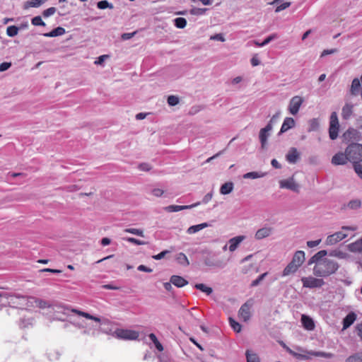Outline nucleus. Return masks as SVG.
Wrapping results in <instances>:
<instances>
[{
	"instance_id": "nucleus-18",
	"label": "nucleus",
	"mask_w": 362,
	"mask_h": 362,
	"mask_svg": "<svg viewBox=\"0 0 362 362\" xmlns=\"http://www.w3.org/2000/svg\"><path fill=\"white\" fill-rule=\"evenodd\" d=\"M199 202L191 205H170L165 207V210L168 212H177L184 209H192L199 205Z\"/></svg>"
},
{
	"instance_id": "nucleus-63",
	"label": "nucleus",
	"mask_w": 362,
	"mask_h": 362,
	"mask_svg": "<svg viewBox=\"0 0 362 362\" xmlns=\"http://www.w3.org/2000/svg\"><path fill=\"white\" fill-rule=\"evenodd\" d=\"M108 55H106V54H103V55H101L100 56L97 60L95 62V64H102L104 61L108 58Z\"/></svg>"
},
{
	"instance_id": "nucleus-46",
	"label": "nucleus",
	"mask_w": 362,
	"mask_h": 362,
	"mask_svg": "<svg viewBox=\"0 0 362 362\" xmlns=\"http://www.w3.org/2000/svg\"><path fill=\"white\" fill-rule=\"evenodd\" d=\"M97 6L99 9L113 8V5L105 0L98 1Z\"/></svg>"
},
{
	"instance_id": "nucleus-15",
	"label": "nucleus",
	"mask_w": 362,
	"mask_h": 362,
	"mask_svg": "<svg viewBox=\"0 0 362 362\" xmlns=\"http://www.w3.org/2000/svg\"><path fill=\"white\" fill-rule=\"evenodd\" d=\"M361 79L358 78H354L351 82V85L349 89L350 94L353 96H357L359 94L361 95Z\"/></svg>"
},
{
	"instance_id": "nucleus-58",
	"label": "nucleus",
	"mask_w": 362,
	"mask_h": 362,
	"mask_svg": "<svg viewBox=\"0 0 362 362\" xmlns=\"http://www.w3.org/2000/svg\"><path fill=\"white\" fill-rule=\"evenodd\" d=\"M151 193L155 197H159L163 194L164 191L160 188H154L152 189Z\"/></svg>"
},
{
	"instance_id": "nucleus-38",
	"label": "nucleus",
	"mask_w": 362,
	"mask_h": 362,
	"mask_svg": "<svg viewBox=\"0 0 362 362\" xmlns=\"http://www.w3.org/2000/svg\"><path fill=\"white\" fill-rule=\"evenodd\" d=\"M247 362H260L259 358L257 354L247 350L245 352Z\"/></svg>"
},
{
	"instance_id": "nucleus-7",
	"label": "nucleus",
	"mask_w": 362,
	"mask_h": 362,
	"mask_svg": "<svg viewBox=\"0 0 362 362\" xmlns=\"http://www.w3.org/2000/svg\"><path fill=\"white\" fill-rule=\"evenodd\" d=\"M113 336L120 339L136 340L138 339L139 333L132 329H116L113 332Z\"/></svg>"
},
{
	"instance_id": "nucleus-24",
	"label": "nucleus",
	"mask_w": 362,
	"mask_h": 362,
	"mask_svg": "<svg viewBox=\"0 0 362 362\" xmlns=\"http://www.w3.org/2000/svg\"><path fill=\"white\" fill-rule=\"evenodd\" d=\"M347 247L351 252H362V237L356 241L349 244Z\"/></svg>"
},
{
	"instance_id": "nucleus-64",
	"label": "nucleus",
	"mask_w": 362,
	"mask_h": 362,
	"mask_svg": "<svg viewBox=\"0 0 362 362\" xmlns=\"http://www.w3.org/2000/svg\"><path fill=\"white\" fill-rule=\"evenodd\" d=\"M212 197H213V193L212 192H209V193H207L202 199V203L204 204H206L208 203L209 201H211V199H212Z\"/></svg>"
},
{
	"instance_id": "nucleus-59",
	"label": "nucleus",
	"mask_w": 362,
	"mask_h": 362,
	"mask_svg": "<svg viewBox=\"0 0 362 362\" xmlns=\"http://www.w3.org/2000/svg\"><path fill=\"white\" fill-rule=\"evenodd\" d=\"M11 66V62H3L0 64V71L3 72L8 69Z\"/></svg>"
},
{
	"instance_id": "nucleus-51",
	"label": "nucleus",
	"mask_w": 362,
	"mask_h": 362,
	"mask_svg": "<svg viewBox=\"0 0 362 362\" xmlns=\"http://www.w3.org/2000/svg\"><path fill=\"white\" fill-rule=\"evenodd\" d=\"M179 98L175 95H170L168 98V103L170 106H175L179 103Z\"/></svg>"
},
{
	"instance_id": "nucleus-26",
	"label": "nucleus",
	"mask_w": 362,
	"mask_h": 362,
	"mask_svg": "<svg viewBox=\"0 0 362 362\" xmlns=\"http://www.w3.org/2000/svg\"><path fill=\"white\" fill-rule=\"evenodd\" d=\"M356 320V315L354 312L349 313L343 320V329L349 327Z\"/></svg>"
},
{
	"instance_id": "nucleus-1",
	"label": "nucleus",
	"mask_w": 362,
	"mask_h": 362,
	"mask_svg": "<svg viewBox=\"0 0 362 362\" xmlns=\"http://www.w3.org/2000/svg\"><path fill=\"white\" fill-rule=\"evenodd\" d=\"M327 255V252L322 250L317 252L310 259L308 264L315 263L313 274L315 276L321 278L328 277L335 274L339 268L337 262L325 257Z\"/></svg>"
},
{
	"instance_id": "nucleus-39",
	"label": "nucleus",
	"mask_w": 362,
	"mask_h": 362,
	"mask_svg": "<svg viewBox=\"0 0 362 362\" xmlns=\"http://www.w3.org/2000/svg\"><path fill=\"white\" fill-rule=\"evenodd\" d=\"M148 337L149 339H151V341L153 343L155 347L156 348V349L159 351H163V345L161 344V343L158 340L156 336L153 334V333H151L149 335H148Z\"/></svg>"
},
{
	"instance_id": "nucleus-55",
	"label": "nucleus",
	"mask_w": 362,
	"mask_h": 362,
	"mask_svg": "<svg viewBox=\"0 0 362 362\" xmlns=\"http://www.w3.org/2000/svg\"><path fill=\"white\" fill-rule=\"evenodd\" d=\"M354 169L357 175L362 180V165L361 163L355 164Z\"/></svg>"
},
{
	"instance_id": "nucleus-5",
	"label": "nucleus",
	"mask_w": 362,
	"mask_h": 362,
	"mask_svg": "<svg viewBox=\"0 0 362 362\" xmlns=\"http://www.w3.org/2000/svg\"><path fill=\"white\" fill-rule=\"evenodd\" d=\"M21 296L16 295L8 291H0V305H8L13 308H17L23 305L21 303Z\"/></svg>"
},
{
	"instance_id": "nucleus-62",
	"label": "nucleus",
	"mask_w": 362,
	"mask_h": 362,
	"mask_svg": "<svg viewBox=\"0 0 362 362\" xmlns=\"http://www.w3.org/2000/svg\"><path fill=\"white\" fill-rule=\"evenodd\" d=\"M278 37V35L276 34H272L269 36H268L265 40H264V44L267 45L272 40L276 39Z\"/></svg>"
},
{
	"instance_id": "nucleus-25",
	"label": "nucleus",
	"mask_w": 362,
	"mask_h": 362,
	"mask_svg": "<svg viewBox=\"0 0 362 362\" xmlns=\"http://www.w3.org/2000/svg\"><path fill=\"white\" fill-rule=\"evenodd\" d=\"M354 105L346 103L341 110V117L344 119H349L353 114Z\"/></svg>"
},
{
	"instance_id": "nucleus-34",
	"label": "nucleus",
	"mask_w": 362,
	"mask_h": 362,
	"mask_svg": "<svg viewBox=\"0 0 362 362\" xmlns=\"http://www.w3.org/2000/svg\"><path fill=\"white\" fill-rule=\"evenodd\" d=\"M345 362H362V351L350 355L346 358Z\"/></svg>"
},
{
	"instance_id": "nucleus-12",
	"label": "nucleus",
	"mask_w": 362,
	"mask_h": 362,
	"mask_svg": "<svg viewBox=\"0 0 362 362\" xmlns=\"http://www.w3.org/2000/svg\"><path fill=\"white\" fill-rule=\"evenodd\" d=\"M273 231L274 228L272 227L264 226L256 231L255 238L259 240L268 238L273 233Z\"/></svg>"
},
{
	"instance_id": "nucleus-3",
	"label": "nucleus",
	"mask_w": 362,
	"mask_h": 362,
	"mask_svg": "<svg viewBox=\"0 0 362 362\" xmlns=\"http://www.w3.org/2000/svg\"><path fill=\"white\" fill-rule=\"evenodd\" d=\"M358 229L356 226H342L341 230L336 232L327 237L325 244L327 245H333L340 242L341 240L347 238L349 235V231L354 232Z\"/></svg>"
},
{
	"instance_id": "nucleus-10",
	"label": "nucleus",
	"mask_w": 362,
	"mask_h": 362,
	"mask_svg": "<svg viewBox=\"0 0 362 362\" xmlns=\"http://www.w3.org/2000/svg\"><path fill=\"white\" fill-rule=\"evenodd\" d=\"M304 100L301 96H293L289 101L288 110L292 115H296L298 113L299 110L303 103Z\"/></svg>"
},
{
	"instance_id": "nucleus-52",
	"label": "nucleus",
	"mask_w": 362,
	"mask_h": 362,
	"mask_svg": "<svg viewBox=\"0 0 362 362\" xmlns=\"http://www.w3.org/2000/svg\"><path fill=\"white\" fill-rule=\"evenodd\" d=\"M267 276V272H264L263 274H262L261 275H259L258 276L257 279H256L255 280L252 281V283H251V286L252 287H255V286H258L260 282Z\"/></svg>"
},
{
	"instance_id": "nucleus-44",
	"label": "nucleus",
	"mask_w": 362,
	"mask_h": 362,
	"mask_svg": "<svg viewBox=\"0 0 362 362\" xmlns=\"http://www.w3.org/2000/svg\"><path fill=\"white\" fill-rule=\"evenodd\" d=\"M124 231L127 233H132V234L140 236V237L144 236V231L141 229L129 228H126L124 230Z\"/></svg>"
},
{
	"instance_id": "nucleus-36",
	"label": "nucleus",
	"mask_w": 362,
	"mask_h": 362,
	"mask_svg": "<svg viewBox=\"0 0 362 362\" xmlns=\"http://www.w3.org/2000/svg\"><path fill=\"white\" fill-rule=\"evenodd\" d=\"M265 175L264 173L262 172H250L243 175L244 179H257L263 177Z\"/></svg>"
},
{
	"instance_id": "nucleus-48",
	"label": "nucleus",
	"mask_w": 362,
	"mask_h": 362,
	"mask_svg": "<svg viewBox=\"0 0 362 362\" xmlns=\"http://www.w3.org/2000/svg\"><path fill=\"white\" fill-rule=\"evenodd\" d=\"M33 324V319L31 317H27V318H22L20 321V326L21 327L25 328L28 327L29 325H31Z\"/></svg>"
},
{
	"instance_id": "nucleus-19",
	"label": "nucleus",
	"mask_w": 362,
	"mask_h": 362,
	"mask_svg": "<svg viewBox=\"0 0 362 362\" xmlns=\"http://www.w3.org/2000/svg\"><path fill=\"white\" fill-rule=\"evenodd\" d=\"M349 160L347 154L346 152L337 153L332 158V163L335 165H345Z\"/></svg>"
},
{
	"instance_id": "nucleus-45",
	"label": "nucleus",
	"mask_w": 362,
	"mask_h": 362,
	"mask_svg": "<svg viewBox=\"0 0 362 362\" xmlns=\"http://www.w3.org/2000/svg\"><path fill=\"white\" fill-rule=\"evenodd\" d=\"M319 127V122L317 119H312L309 122L308 132L316 131Z\"/></svg>"
},
{
	"instance_id": "nucleus-49",
	"label": "nucleus",
	"mask_w": 362,
	"mask_h": 362,
	"mask_svg": "<svg viewBox=\"0 0 362 362\" xmlns=\"http://www.w3.org/2000/svg\"><path fill=\"white\" fill-rule=\"evenodd\" d=\"M31 23L33 25H35V26H45V22L42 20V18L40 16L34 17L31 20Z\"/></svg>"
},
{
	"instance_id": "nucleus-17",
	"label": "nucleus",
	"mask_w": 362,
	"mask_h": 362,
	"mask_svg": "<svg viewBox=\"0 0 362 362\" xmlns=\"http://www.w3.org/2000/svg\"><path fill=\"white\" fill-rule=\"evenodd\" d=\"M281 188L288 189L294 192L298 190V185L296 183L293 177H291L286 180H282L279 182Z\"/></svg>"
},
{
	"instance_id": "nucleus-20",
	"label": "nucleus",
	"mask_w": 362,
	"mask_h": 362,
	"mask_svg": "<svg viewBox=\"0 0 362 362\" xmlns=\"http://www.w3.org/2000/svg\"><path fill=\"white\" fill-rule=\"evenodd\" d=\"M299 157H300V154H299L298 150L294 147L291 148L289 149L288 153L286 156V160L289 163H292V164L296 163L298 161V160L299 159Z\"/></svg>"
},
{
	"instance_id": "nucleus-9",
	"label": "nucleus",
	"mask_w": 362,
	"mask_h": 362,
	"mask_svg": "<svg viewBox=\"0 0 362 362\" xmlns=\"http://www.w3.org/2000/svg\"><path fill=\"white\" fill-rule=\"evenodd\" d=\"M301 281L303 286L308 288H320L325 284V281L322 278H316L311 276L302 277Z\"/></svg>"
},
{
	"instance_id": "nucleus-16",
	"label": "nucleus",
	"mask_w": 362,
	"mask_h": 362,
	"mask_svg": "<svg viewBox=\"0 0 362 362\" xmlns=\"http://www.w3.org/2000/svg\"><path fill=\"white\" fill-rule=\"evenodd\" d=\"M246 238L245 235H238L228 240V250L234 252L239 247L240 243Z\"/></svg>"
},
{
	"instance_id": "nucleus-47",
	"label": "nucleus",
	"mask_w": 362,
	"mask_h": 362,
	"mask_svg": "<svg viewBox=\"0 0 362 362\" xmlns=\"http://www.w3.org/2000/svg\"><path fill=\"white\" fill-rule=\"evenodd\" d=\"M229 323L233 329L236 332H240L241 331V325L240 323L236 322L235 320L231 317L229 318Z\"/></svg>"
},
{
	"instance_id": "nucleus-35",
	"label": "nucleus",
	"mask_w": 362,
	"mask_h": 362,
	"mask_svg": "<svg viewBox=\"0 0 362 362\" xmlns=\"http://www.w3.org/2000/svg\"><path fill=\"white\" fill-rule=\"evenodd\" d=\"M280 1H281V0H274L273 2L272 3V5H276L277 6L276 9H275V12L276 13H279V12H280V11L287 8L291 5L290 2H284V3H282V4L279 5Z\"/></svg>"
},
{
	"instance_id": "nucleus-53",
	"label": "nucleus",
	"mask_w": 362,
	"mask_h": 362,
	"mask_svg": "<svg viewBox=\"0 0 362 362\" xmlns=\"http://www.w3.org/2000/svg\"><path fill=\"white\" fill-rule=\"evenodd\" d=\"M124 240H125L126 241L129 242V243H133L134 245H145V242L142 241V240H138V239H136L134 238H124Z\"/></svg>"
},
{
	"instance_id": "nucleus-22",
	"label": "nucleus",
	"mask_w": 362,
	"mask_h": 362,
	"mask_svg": "<svg viewBox=\"0 0 362 362\" xmlns=\"http://www.w3.org/2000/svg\"><path fill=\"white\" fill-rule=\"evenodd\" d=\"M305 252L302 250H298L294 253L291 262L300 267L305 262Z\"/></svg>"
},
{
	"instance_id": "nucleus-56",
	"label": "nucleus",
	"mask_w": 362,
	"mask_h": 362,
	"mask_svg": "<svg viewBox=\"0 0 362 362\" xmlns=\"http://www.w3.org/2000/svg\"><path fill=\"white\" fill-rule=\"evenodd\" d=\"M211 40H217L220 42H224L226 40L224 36L221 33L216 34L210 37Z\"/></svg>"
},
{
	"instance_id": "nucleus-2",
	"label": "nucleus",
	"mask_w": 362,
	"mask_h": 362,
	"mask_svg": "<svg viewBox=\"0 0 362 362\" xmlns=\"http://www.w3.org/2000/svg\"><path fill=\"white\" fill-rule=\"evenodd\" d=\"M51 309L56 314L54 319L57 320L64 321L59 315L63 314L67 317H71V313L77 315L78 317H83L88 320H91L97 323H100L101 320L100 317L91 315L90 314L79 310L78 309L71 308L70 306L62 304L56 303L52 305Z\"/></svg>"
},
{
	"instance_id": "nucleus-57",
	"label": "nucleus",
	"mask_w": 362,
	"mask_h": 362,
	"mask_svg": "<svg viewBox=\"0 0 362 362\" xmlns=\"http://www.w3.org/2000/svg\"><path fill=\"white\" fill-rule=\"evenodd\" d=\"M168 253H169L168 250H163L158 255H153L152 257L156 260H159L163 259Z\"/></svg>"
},
{
	"instance_id": "nucleus-6",
	"label": "nucleus",
	"mask_w": 362,
	"mask_h": 362,
	"mask_svg": "<svg viewBox=\"0 0 362 362\" xmlns=\"http://www.w3.org/2000/svg\"><path fill=\"white\" fill-rule=\"evenodd\" d=\"M21 303L23 305H21V306H26V307H38L40 308H51L52 305L48 301L39 299L35 297H27L21 296Z\"/></svg>"
},
{
	"instance_id": "nucleus-37",
	"label": "nucleus",
	"mask_w": 362,
	"mask_h": 362,
	"mask_svg": "<svg viewBox=\"0 0 362 362\" xmlns=\"http://www.w3.org/2000/svg\"><path fill=\"white\" fill-rule=\"evenodd\" d=\"M176 261L182 266H188L189 264L187 257L183 252H180L177 255Z\"/></svg>"
},
{
	"instance_id": "nucleus-61",
	"label": "nucleus",
	"mask_w": 362,
	"mask_h": 362,
	"mask_svg": "<svg viewBox=\"0 0 362 362\" xmlns=\"http://www.w3.org/2000/svg\"><path fill=\"white\" fill-rule=\"evenodd\" d=\"M205 11L206 8H193L190 11V13L193 15H202Z\"/></svg>"
},
{
	"instance_id": "nucleus-30",
	"label": "nucleus",
	"mask_w": 362,
	"mask_h": 362,
	"mask_svg": "<svg viewBox=\"0 0 362 362\" xmlns=\"http://www.w3.org/2000/svg\"><path fill=\"white\" fill-rule=\"evenodd\" d=\"M299 267L291 262L284 269L282 276H286L294 274L298 269Z\"/></svg>"
},
{
	"instance_id": "nucleus-31",
	"label": "nucleus",
	"mask_w": 362,
	"mask_h": 362,
	"mask_svg": "<svg viewBox=\"0 0 362 362\" xmlns=\"http://www.w3.org/2000/svg\"><path fill=\"white\" fill-rule=\"evenodd\" d=\"M66 33V30L62 27H57L53 29L51 32L44 34V36L48 37H54L57 36L63 35Z\"/></svg>"
},
{
	"instance_id": "nucleus-42",
	"label": "nucleus",
	"mask_w": 362,
	"mask_h": 362,
	"mask_svg": "<svg viewBox=\"0 0 362 362\" xmlns=\"http://www.w3.org/2000/svg\"><path fill=\"white\" fill-rule=\"evenodd\" d=\"M311 355L315 357H323L326 358H331L334 356L333 354L324 351H313Z\"/></svg>"
},
{
	"instance_id": "nucleus-41",
	"label": "nucleus",
	"mask_w": 362,
	"mask_h": 362,
	"mask_svg": "<svg viewBox=\"0 0 362 362\" xmlns=\"http://www.w3.org/2000/svg\"><path fill=\"white\" fill-rule=\"evenodd\" d=\"M174 25L177 28H184L187 25V21L184 18L178 17L174 19Z\"/></svg>"
},
{
	"instance_id": "nucleus-50",
	"label": "nucleus",
	"mask_w": 362,
	"mask_h": 362,
	"mask_svg": "<svg viewBox=\"0 0 362 362\" xmlns=\"http://www.w3.org/2000/svg\"><path fill=\"white\" fill-rule=\"evenodd\" d=\"M361 205V202L359 199H354L349 202L348 206L352 209H358Z\"/></svg>"
},
{
	"instance_id": "nucleus-60",
	"label": "nucleus",
	"mask_w": 362,
	"mask_h": 362,
	"mask_svg": "<svg viewBox=\"0 0 362 362\" xmlns=\"http://www.w3.org/2000/svg\"><path fill=\"white\" fill-rule=\"evenodd\" d=\"M320 242H321L320 239L316 240H310V241L307 242V245H308V247L313 248V247L317 246L320 243Z\"/></svg>"
},
{
	"instance_id": "nucleus-28",
	"label": "nucleus",
	"mask_w": 362,
	"mask_h": 362,
	"mask_svg": "<svg viewBox=\"0 0 362 362\" xmlns=\"http://www.w3.org/2000/svg\"><path fill=\"white\" fill-rule=\"evenodd\" d=\"M329 255L341 259H347L350 257L349 254L339 249L332 250L329 252Z\"/></svg>"
},
{
	"instance_id": "nucleus-33",
	"label": "nucleus",
	"mask_w": 362,
	"mask_h": 362,
	"mask_svg": "<svg viewBox=\"0 0 362 362\" xmlns=\"http://www.w3.org/2000/svg\"><path fill=\"white\" fill-rule=\"evenodd\" d=\"M233 189V183L231 182H228L221 185L220 188V193L222 194H228Z\"/></svg>"
},
{
	"instance_id": "nucleus-4",
	"label": "nucleus",
	"mask_w": 362,
	"mask_h": 362,
	"mask_svg": "<svg viewBox=\"0 0 362 362\" xmlns=\"http://www.w3.org/2000/svg\"><path fill=\"white\" fill-rule=\"evenodd\" d=\"M349 161L355 164H359L362 161V144L352 143L346 148Z\"/></svg>"
},
{
	"instance_id": "nucleus-21",
	"label": "nucleus",
	"mask_w": 362,
	"mask_h": 362,
	"mask_svg": "<svg viewBox=\"0 0 362 362\" xmlns=\"http://www.w3.org/2000/svg\"><path fill=\"white\" fill-rule=\"evenodd\" d=\"M301 322L303 327L308 331H312L315 329V323L313 320L306 315H302Z\"/></svg>"
},
{
	"instance_id": "nucleus-8",
	"label": "nucleus",
	"mask_w": 362,
	"mask_h": 362,
	"mask_svg": "<svg viewBox=\"0 0 362 362\" xmlns=\"http://www.w3.org/2000/svg\"><path fill=\"white\" fill-rule=\"evenodd\" d=\"M339 129V123L338 116L336 112H332L329 118V136L332 140H334L338 136Z\"/></svg>"
},
{
	"instance_id": "nucleus-40",
	"label": "nucleus",
	"mask_w": 362,
	"mask_h": 362,
	"mask_svg": "<svg viewBox=\"0 0 362 362\" xmlns=\"http://www.w3.org/2000/svg\"><path fill=\"white\" fill-rule=\"evenodd\" d=\"M194 287L197 289H198L204 293H206L207 295H210L213 292V290L211 288L206 286L204 284H197Z\"/></svg>"
},
{
	"instance_id": "nucleus-11",
	"label": "nucleus",
	"mask_w": 362,
	"mask_h": 362,
	"mask_svg": "<svg viewBox=\"0 0 362 362\" xmlns=\"http://www.w3.org/2000/svg\"><path fill=\"white\" fill-rule=\"evenodd\" d=\"M272 124L269 122L265 127L260 129L259 139L261 143V148L264 149L267 145V139L270 136V132L272 130Z\"/></svg>"
},
{
	"instance_id": "nucleus-54",
	"label": "nucleus",
	"mask_w": 362,
	"mask_h": 362,
	"mask_svg": "<svg viewBox=\"0 0 362 362\" xmlns=\"http://www.w3.org/2000/svg\"><path fill=\"white\" fill-rule=\"evenodd\" d=\"M55 12H56V8L49 7L43 11L42 15L45 18H48V17L54 15Z\"/></svg>"
},
{
	"instance_id": "nucleus-27",
	"label": "nucleus",
	"mask_w": 362,
	"mask_h": 362,
	"mask_svg": "<svg viewBox=\"0 0 362 362\" xmlns=\"http://www.w3.org/2000/svg\"><path fill=\"white\" fill-rule=\"evenodd\" d=\"M170 282L175 286L181 288L188 284L187 281L180 276L173 275L170 278Z\"/></svg>"
},
{
	"instance_id": "nucleus-23",
	"label": "nucleus",
	"mask_w": 362,
	"mask_h": 362,
	"mask_svg": "<svg viewBox=\"0 0 362 362\" xmlns=\"http://www.w3.org/2000/svg\"><path fill=\"white\" fill-rule=\"evenodd\" d=\"M296 122L292 117H286L281 125L280 133H284L295 127Z\"/></svg>"
},
{
	"instance_id": "nucleus-29",
	"label": "nucleus",
	"mask_w": 362,
	"mask_h": 362,
	"mask_svg": "<svg viewBox=\"0 0 362 362\" xmlns=\"http://www.w3.org/2000/svg\"><path fill=\"white\" fill-rule=\"evenodd\" d=\"M209 226H211V224L208 223H202L200 224L194 225L188 228L187 233L188 234H194Z\"/></svg>"
},
{
	"instance_id": "nucleus-43",
	"label": "nucleus",
	"mask_w": 362,
	"mask_h": 362,
	"mask_svg": "<svg viewBox=\"0 0 362 362\" xmlns=\"http://www.w3.org/2000/svg\"><path fill=\"white\" fill-rule=\"evenodd\" d=\"M19 28L16 25H10L6 29V34L9 37H14L18 35Z\"/></svg>"
},
{
	"instance_id": "nucleus-32",
	"label": "nucleus",
	"mask_w": 362,
	"mask_h": 362,
	"mask_svg": "<svg viewBox=\"0 0 362 362\" xmlns=\"http://www.w3.org/2000/svg\"><path fill=\"white\" fill-rule=\"evenodd\" d=\"M48 0H31L28 1L25 3L23 6L24 9H28L30 7L37 8L42 5L44 3L47 1Z\"/></svg>"
},
{
	"instance_id": "nucleus-13",
	"label": "nucleus",
	"mask_w": 362,
	"mask_h": 362,
	"mask_svg": "<svg viewBox=\"0 0 362 362\" xmlns=\"http://www.w3.org/2000/svg\"><path fill=\"white\" fill-rule=\"evenodd\" d=\"M252 304L246 302L243 304L238 311L239 317L246 322L250 318V309Z\"/></svg>"
},
{
	"instance_id": "nucleus-14",
	"label": "nucleus",
	"mask_w": 362,
	"mask_h": 362,
	"mask_svg": "<svg viewBox=\"0 0 362 362\" xmlns=\"http://www.w3.org/2000/svg\"><path fill=\"white\" fill-rule=\"evenodd\" d=\"M69 317V322L73 325L75 327L81 329H83V334H88V325L84 320H81L78 318L74 317L71 314Z\"/></svg>"
}]
</instances>
